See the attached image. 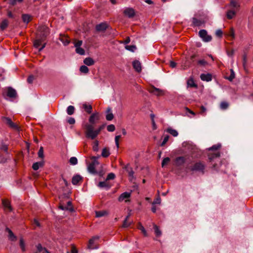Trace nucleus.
<instances>
[{
	"label": "nucleus",
	"mask_w": 253,
	"mask_h": 253,
	"mask_svg": "<svg viewBox=\"0 0 253 253\" xmlns=\"http://www.w3.org/2000/svg\"><path fill=\"white\" fill-rule=\"evenodd\" d=\"M9 159V155H6L4 152L0 151V164H5Z\"/></svg>",
	"instance_id": "obj_14"
},
{
	"label": "nucleus",
	"mask_w": 253,
	"mask_h": 253,
	"mask_svg": "<svg viewBox=\"0 0 253 253\" xmlns=\"http://www.w3.org/2000/svg\"><path fill=\"white\" fill-rule=\"evenodd\" d=\"M84 110L88 113L91 114L92 110V106L90 105H87L86 103H84L83 105Z\"/></svg>",
	"instance_id": "obj_32"
},
{
	"label": "nucleus",
	"mask_w": 253,
	"mask_h": 253,
	"mask_svg": "<svg viewBox=\"0 0 253 253\" xmlns=\"http://www.w3.org/2000/svg\"><path fill=\"white\" fill-rule=\"evenodd\" d=\"M201 79L203 81L209 82L212 80V76L211 74H202L200 76Z\"/></svg>",
	"instance_id": "obj_18"
},
{
	"label": "nucleus",
	"mask_w": 253,
	"mask_h": 253,
	"mask_svg": "<svg viewBox=\"0 0 253 253\" xmlns=\"http://www.w3.org/2000/svg\"><path fill=\"white\" fill-rule=\"evenodd\" d=\"M100 120L99 114L98 112L93 113L89 118V124H86L85 125H92V127H94V125L96 122Z\"/></svg>",
	"instance_id": "obj_5"
},
{
	"label": "nucleus",
	"mask_w": 253,
	"mask_h": 253,
	"mask_svg": "<svg viewBox=\"0 0 253 253\" xmlns=\"http://www.w3.org/2000/svg\"><path fill=\"white\" fill-rule=\"evenodd\" d=\"M124 13L125 15L127 16L128 17H129V18H132L135 15L134 10L132 8H130V7L126 8L124 10Z\"/></svg>",
	"instance_id": "obj_11"
},
{
	"label": "nucleus",
	"mask_w": 253,
	"mask_h": 253,
	"mask_svg": "<svg viewBox=\"0 0 253 253\" xmlns=\"http://www.w3.org/2000/svg\"><path fill=\"white\" fill-rule=\"evenodd\" d=\"M167 132L170 133L172 136L176 137L178 135V133L175 129H173L171 127H169L167 129Z\"/></svg>",
	"instance_id": "obj_30"
},
{
	"label": "nucleus",
	"mask_w": 253,
	"mask_h": 253,
	"mask_svg": "<svg viewBox=\"0 0 253 253\" xmlns=\"http://www.w3.org/2000/svg\"><path fill=\"white\" fill-rule=\"evenodd\" d=\"M2 204L3 206L8 210L9 211H12V208L10 205V202L7 200H2Z\"/></svg>",
	"instance_id": "obj_20"
},
{
	"label": "nucleus",
	"mask_w": 253,
	"mask_h": 253,
	"mask_svg": "<svg viewBox=\"0 0 253 253\" xmlns=\"http://www.w3.org/2000/svg\"><path fill=\"white\" fill-rule=\"evenodd\" d=\"M148 91L152 93L157 95L160 96L161 95L162 90L159 88L155 87L154 85H151L150 86L148 89Z\"/></svg>",
	"instance_id": "obj_9"
},
{
	"label": "nucleus",
	"mask_w": 253,
	"mask_h": 253,
	"mask_svg": "<svg viewBox=\"0 0 253 253\" xmlns=\"http://www.w3.org/2000/svg\"><path fill=\"white\" fill-rule=\"evenodd\" d=\"M198 64L201 66H205L208 64V63L205 60H200L198 61Z\"/></svg>",
	"instance_id": "obj_64"
},
{
	"label": "nucleus",
	"mask_w": 253,
	"mask_h": 253,
	"mask_svg": "<svg viewBox=\"0 0 253 253\" xmlns=\"http://www.w3.org/2000/svg\"><path fill=\"white\" fill-rule=\"evenodd\" d=\"M247 62V55L245 54L243 56V66L244 69H246V65Z\"/></svg>",
	"instance_id": "obj_55"
},
{
	"label": "nucleus",
	"mask_w": 253,
	"mask_h": 253,
	"mask_svg": "<svg viewBox=\"0 0 253 253\" xmlns=\"http://www.w3.org/2000/svg\"><path fill=\"white\" fill-rule=\"evenodd\" d=\"M130 196V193L129 192H125L122 193L119 198V201H123L125 199L129 198Z\"/></svg>",
	"instance_id": "obj_27"
},
{
	"label": "nucleus",
	"mask_w": 253,
	"mask_h": 253,
	"mask_svg": "<svg viewBox=\"0 0 253 253\" xmlns=\"http://www.w3.org/2000/svg\"><path fill=\"white\" fill-rule=\"evenodd\" d=\"M80 71L83 73L87 74L88 73L89 70L87 66L82 65L80 68Z\"/></svg>",
	"instance_id": "obj_38"
},
{
	"label": "nucleus",
	"mask_w": 253,
	"mask_h": 253,
	"mask_svg": "<svg viewBox=\"0 0 253 253\" xmlns=\"http://www.w3.org/2000/svg\"><path fill=\"white\" fill-rule=\"evenodd\" d=\"M154 229L156 235L158 237L162 235L161 230L159 229V227L156 225H154Z\"/></svg>",
	"instance_id": "obj_37"
},
{
	"label": "nucleus",
	"mask_w": 253,
	"mask_h": 253,
	"mask_svg": "<svg viewBox=\"0 0 253 253\" xmlns=\"http://www.w3.org/2000/svg\"><path fill=\"white\" fill-rule=\"evenodd\" d=\"M192 23L194 26H200L203 24V22L195 17L192 18Z\"/></svg>",
	"instance_id": "obj_29"
},
{
	"label": "nucleus",
	"mask_w": 253,
	"mask_h": 253,
	"mask_svg": "<svg viewBox=\"0 0 253 253\" xmlns=\"http://www.w3.org/2000/svg\"><path fill=\"white\" fill-rule=\"evenodd\" d=\"M222 34V31L220 29L217 30L215 32V35L217 37L221 38Z\"/></svg>",
	"instance_id": "obj_61"
},
{
	"label": "nucleus",
	"mask_w": 253,
	"mask_h": 253,
	"mask_svg": "<svg viewBox=\"0 0 253 253\" xmlns=\"http://www.w3.org/2000/svg\"><path fill=\"white\" fill-rule=\"evenodd\" d=\"M93 149L94 151H98V141H95L94 142V146L93 147Z\"/></svg>",
	"instance_id": "obj_63"
},
{
	"label": "nucleus",
	"mask_w": 253,
	"mask_h": 253,
	"mask_svg": "<svg viewBox=\"0 0 253 253\" xmlns=\"http://www.w3.org/2000/svg\"><path fill=\"white\" fill-rule=\"evenodd\" d=\"M23 0H9V4L12 5H14L18 2H21Z\"/></svg>",
	"instance_id": "obj_58"
},
{
	"label": "nucleus",
	"mask_w": 253,
	"mask_h": 253,
	"mask_svg": "<svg viewBox=\"0 0 253 253\" xmlns=\"http://www.w3.org/2000/svg\"><path fill=\"white\" fill-rule=\"evenodd\" d=\"M235 14L236 12L232 10H228L227 12V17L229 19H231Z\"/></svg>",
	"instance_id": "obj_36"
},
{
	"label": "nucleus",
	"mask_w": 253,
	"mask_h": 253,
	"mask_svg": "<svg viewBox=\"0 0 253 253\" xmlns=\"http://www.w3.org/2000/svg\"><path fill=\"white\" fill-rule=\"evenodd\" d=\"M186 158L185 156H180L177 157L174 162V165L177 168V169L180 171H184L185 168H184V165L186 163Z\"/></svg>",
	"instance_id": "obj_3"
},
{
	"label": "nucleus",
	"mask_w": 253,
	"mask_h": 253,
	"mask_svg": "<svg viewBox=\"0 0 253 253\" xmlns=\"http://www.w3.org/2000/svg\"><path fill=\"white\" fill-rule=\"evenodd\" d=\"M22 17L23 21L26 23H28L31 20V16L28 14H23Z\"/></svg>",
	"instance_id": "obj_33"
},
{
	"label": "nucleus",
	"mask_w": 253,
	"mask_h": 253,
	"mask_svg": "<svg viewBox=\"0 0 253 253\" xmlns=\"http://www.w3.org/2000/svg\"><path fill=\"white\" fill-rule=\"evenodd\" d=\"M69 162L72 165H76L78 164V159L75 157H72L70 159Z\"/></svg>",
	"instance_id": "obj_43"
},
{
	"label": "nucleus",
	"mask_w": 253,
	"mask_h": 253,
	"mask_svg": "<svg viewBox=\"0 0 253 253\" xmlns=\"http://www.w3.org/2000/svg\"><path fill=\"white\" fill-rule=\"evenodd\" d=\"M132 66L136 72L140 73L141 71V65L139 61L136 60L133 61L132 62Z\"/></svg>",
	"instance_id": "obj_15"
},
{
	"label": "nucleus",
	"mask_w": 253,
	"mask_h": 253,
	"mask_svg": "<svg viewBox=\"0 0 253 253\" xmlns=\"http://www.w3.org/2000/svg\"><path fill=\"white\" fill-rule=\"evenodd\" d=\"M19 246L22 252H25L26 251L25 243L24 240L22 238L20 239Z\"/></svg>",
	"instance_id": "obj_45"
},
{
	"label": "nucleus",
	"mask_w": 253,
	"mask_h": 253,
	"mask_svg": "<svg viewBox=\"0 0 253 253\" xmlns=\"http://www.w3.org/2000/svg\"><path fill=\"white\" fill-rule=\"evenodd\" d=\"M111 108L110 107H108L106 110V113L107 114L106 115V119L107 121H111L114 118L113 114L111 113Z\"/></svg>",
	"instance_id": "obj_21"
},
{
	"label": "nucleus",
	"mask_w": 253,
	"mask_h": 253,
	"mask_svg": "<svg viewBox=\"0 0 253 253\" xmlns=\"http://www.w3.org/2000/svg\"><path fill=\"white\" fill-rule=\"evenodd\" d=\"M37 251L35 253H39L40 252H41L43 250L44 251V248H43L42 247V246L41 245V244H39L37 246Z\"/></svg>",
	"instance_id": "obj_54"
},
{
	"label": "nucleus",
	"mask_w": 253,
	"mask_h": 253,
	"mask_svg": "<svg viewBox=\"0 0 253 253\" xmlns=\"http://www.w3.org/2000/svg\"><path fill=\"white\" fill-rule=\"evenodd\" d=\"M6 231L8 233V237L11 241H14L16 240V236L13 234L12 231L10 229L6 228Z\"/></svg>",
	"instance_id": "obj_22"
},
{
	"label": "nucleus",
	"mask_w": 253,
	"mask_h": 253,
	"mask_svg": "<svg viewBox=\"0 0 253 253\" xmlns=\"http://www.w3.org/2000/svg\"><path fill=\"white\" fill-rule=\"evenodd\" d=\"M170 159L169 157L165 158L162 162V167L163 168L165 167L167 165H168L170 162Z\"/></svg>",
	"instance_id": "obj_40"
},
{
	"label": "nucleus",
	"mask_w": 253,
	"mask_h": 253,
	"mask_svg": "<svg viewBox=\"0 0 253 253\" xmlns=\"http://www.w3.org/2000/svg\"><path fill=\"white\" fill-rule=\"evenodd\" d=\"M45 40L43 39L42 38H41L40 39H37L34 41V46L35 48H39V46L42 44V43Z\"/></svg>",
	"instance_id": "obj_25"
},
{
	"label": "nucleus",
	"mask_w": 253,
	"mask_h": 253,
	"mask_svg": "<svg viewBox=\"0 0 253 253\" xmlns=\"http://www.w3.org/2000/svg\"><path fill=\"white\" fill-rule=\"evenodd\" d=\"M67 122L70 125H74L76 121L74 118L70 117L67 120Z\"/></svg>",
	"instance_id": "obj_62"
},
{
	"label": "nucleus",
	"mask_w": 253,
	"mask_h": 253,
	"mask_svg": "<svg viewBox=\"0 0 253 253\" xmlns=\"http://www.w3.org/2000/svg\"><path fill=\"white\" fill-rule=\"evenodd\" d=\"M8 149V145L6 144L3 140H1L0 143V151L4 152L6 155H9Z\"/></svg>",
	"instance_id": "obj_12"
},
{
	"label": "nucleus",
	"mask_w": 253,
	"mask_h": 253,
	"mask_svg": "<svg viewBox=\"0 0 253 253\" xmlns=\"http://www.w3.org/2000/svg\"><path fill=\"white\" fill-rule=\"evenodd\" d=\"M106 124H103L100 126L97 129H94V127H92V125H84L85 129V136L87 138L94 139L100 133V131L105 127Z\"/></svg>",
	"instance_id": "obj_1"
},
{
	"label": "nucleus",
	"mask_w": 253,
	"mask_h": 253,
	"mask_svg": "<svg viewBox=\"0 0 253 253\" xmlns=\"http://www.w3.org/2000/svg\"><path fill=\"white\" fill-rule=\"evenodd\" d=\"M169 136L168 135H166L164 137L163 142L160 144V146H164L165 145V144H166V143L168 141V140L169 139Z\"/></svg>",
	"instance_id": "obj_53"
},
{
	"label": "nucleus",
	"mask_w": 253,
	"mask_h": 253,
	"mask_svg": "<svg viewBox=\"0 0 253 253\" xmlns=\"http://www.w3.org/2000/svg\"><path fill=\"white\" fill-rule=\"evenodd\" d=\"M6 95L9 98H15L17 96V94L15 89L11 87H8L7 88Z\"/></svg>",
	"instance_id": "obj_8"
},
{
	"label": "nucleus",
	"mask_w": 253,
	"mask_h": 253,
	"mask_svg": "<svg viewBox=\"0 0 253 253\" xmlns=\"http://www.w3.org/2000/svg\"><path fill=\"white\" fill-rule=\"evenodd\" d=\"M108 26L106 23H101L95 26V30L97 32H104L108 28Z\"/></svg>",
	"instance_id": "obj_10"
},
{
	"label": "nucleus",
	"mask_w": 253,
	"mask_h": 253,
	"mask_svg": "<svg viewBox=\"0 0 253 253\" xmlns=\"http://www.w3.org/2000/svg\"><path fill=\"white\" fill-rule=\"evenodd\" d=\"M187 85L192 87H197V85L194 83L193 79H190L187 81Z\"/></svg>",
	"instance_id": "obj_39"
},
{
	"label": "nucleus",
	"mask_w": 253,
	"mask_h": 253,
	"mask_svg": "<svg viewBox=\"0 0 253 253\" xmlns=\"http://www.w3.org/2000/svg\"><path fill=\"white\" fill-rule=\"evenodd\" d=\"M205 168L206 166L203 163L198 162L195 163L193 166L186 167L184 172L186 173L189 171L193 172H199L203 174L205 173Z\"/></svg>",
	"instance_id": "obj_2"
},
{
	"label": "nucleus",
	"mask_w": 253,
	"mask_h": 253,
	"mask_svg": "<svg viewBox=\"0 0 253 253\" xmlns=\"http://www.w3.org/2000/svg\"><path fill=\"white\" fill-rule=\"evenodd\" d=\"M82 43H83L82 41L79 40L77 42H74V46L76 48L79 47L82 45Z\"/></svg>",
	"instance_id": "obj_60"
},
{
	"label": "nucleus",
	"mask_w": 253,
	"mask_h": 253,
	"mask_svg": "<svg viewBox=\"0 0 253 253\" xmlns=\"http://www.w3.org/2000/svg\"><path fill=\"white\" fill-rule=\"evenodd\" d=\"M99 157L92 156L91 158V160L92 162L90 163H87V170L88 172L93 174H96L97 173V171L95 170V166L99 164L98 161L97 160V158Z\"/></svg>",
	"instance_id": "obj_4"
},
{
	"label": "nucleus",
	"mask_w": 253,
	"mask_h": 253,
	"mask_svg": "<svg viewBox=\"0 0 253 253\" xmlns=\"http://www.w3.org/2000/svg\"><path fill=\"white\" fill-rule=\"evenodd\" d=\"M138 228L143 232L145 236H147L146 231L144 227L140 223H138Z\"/></svg>",
	"instance_id": "obj_50"
},
{
	"label": "nucleus",
	"mask_w": 253,
	"mask_h": 253,
	"mask_svg": "<svg viewBox=\"0 0 253 253\" xmlns=\"http://www.w3.org/2000/svg\"><path fill=\"white\" fill-rule=\"evenodd\" d=\"M75 112V107L73 106L70 105L67 107V113L69 115H73Z\"/></svg>",
	"instance_id": "obj_35"
},
{
	"label": "nucleus",
	"mask_w": 253,
	"mask_h": 253,
	"mask_svg": "<svg viewBox=\"0 0 253 253\" xmlns=\"http://www.w3.org/2000/svg\"><path fill=\"white\" fill-rule=\"evenodd\" d=\"M38 154V157L40 158H42V159L43 158V157H44L43 148L41 146L40 148V149L39 150Z\"/></svg>",
	"instance_id": "obj_47"
},
{
	"label": "nucleus",
	"mask_w": 253,
	"mask_h": 253,
	"mask_svg": "<svg viewBox=\"0 0 253 253\" xmlns=\"http://www.w3.org/2000/svg\"><path fill=\"white\" fill-rule=\"evenodd\" d=\"M98 186L101 188H104L106 190H108L111 188V185L106 181L99 182Z\"/></svg>",
	"instance_id": "obj_19"
},
{
	"label": "nucleus",
	"mask_w": 253,
	"mask_h": 253,
	"mask_svg": "<svg viewBox=\"0 0 253 253\" xmlns=\"http://www.w3.org/2000/svg\"><path fill=\"white\" fill-rule=\"evenodd\" d=\"M228 106H229V104L225 101L221 102L220 104V107L222 110H225V109H227Z\"/></svg>",
	"instance_id": "obj_42"
},
{
	"label": "nucleus",
	"mask_w": 253,
	"mask_h": 253,
	"mask_svg": "<svg viewBox=\"0 0 253 253\" xmlns=\"http://www.w3.org/2000/svg\"><path fill=\"white\" fill-rule=\"evenodd\" d=\"M76 52L77 53L81 55H84L85 54L84 50L81 47L76 48Z\"/></svg>",
	"instance_id": "obj_44"
},
{
	"label": "nucleus",
	"mask_w": 253,
	"mask_h": 253,
	"mask_svg": "<svg viewBox=\"0 0 253 253\" xmlns=\"http://www.w3.org/2000/svg\"><path fill=\"white\" fill-rule=\"evenodd\" d=\"M220 157V153L214 152L213 153L208 154V158L210 162L212 163L214 159L215 158H219Z\"/></svg>",
	"instance_id": "obj_17"
},
{
	"label": "nucleus",
	"mask_w": 253,
	"mask_h": 253,
	"mask_svg": "<svg viewBox=\"0 0 253 253\" xmlns=\"http://www.w3.org/2000/svg\"><path fill=\"white\" fill-rule=\"evenodd\" d=\"M125 48L131 52H134L136 49V46L134 45H126Z\"/></svg>",
	"instance_id": "obj_41"
},
{
	"label": "nucleus",
	"mask_w": 253,
	"mask_h": 253,
	"mask_svg": "<svg viewBox=\"0 0 253 253\" xmlns=\"http://www.w3.org/2000/svg\"><path fill=\"white\" fill-rule=\"evenodd\" d=\"M235 77V74L233 69L230 70V75L227 79L230 81H232Z\"/></svg>",
	"instance_id": "obj_48"
},
{
	"label": "nucleus",
	"mask_w": 253,
	"mask_h": 253,
	"mask_svg": "<svg viewBox=\"0 0 253 253\" xmlns=\"http://www.w3.org/2000/svg\"><path fill=\"white\" fill-rule=\"evenodd\" d=\"M59 40L63 43L65 46L68 45L70 42V41L68 38L65 36H62L61 35H60Z\"/></svg>",
	"instance_id": "obj_23"
},
{
	"label": "nucleus",
	"mask_w": 253,
	"mask_h": 253,
	"mask_svg": "<svg viewBox=\"0 0 253 253\" xmlns=\"http://www.w3.org/2000/svg\"><path fill=\"white\" fill-rule=\"evenodd\" d=\"M107 213L105 211H96V217H101L104 216Z\"/></svg>",
	"instance_id": "obj_46"
},
{
	"label": "nucleus",
	"mask_w": 253,
	"mask_h": 253,
	"mask_svg": "<svg viewBox=\"0 0 253 253\" xmlns=\"http://www.w3.org/2000/svg\"><path fill=\"white\" fill-rule=\"evenodd\" d=\"M199 35L204 42H209L212 40V37L208 35L207 31L206 30H201L199 32Z\"/></svg>",
	"instance_id": "obj_6"
},
{
	"label": "nucleus",
	"mask_w": 253,
	"mask_h": 253,
	"mask_svg": "<svg viewBox=\"0 0 253 253\" xmlns=\"http://www.w3.org/2000/svg\"><path fill=\"white\" fill-rule=\"evenodd\" d=\"M35 79V77L33 75H30L27 79V82L29 84H32Z\"/></svg>",
	"instance_id": "obj_59"
},
{
	"label": "nucleus",
	"mask_w": 253,
	"mask_h": 253,
	"mask_svg": "<svg viewBox=\"0 0 253 253\" xmlns=\"http://www.w3.org/2000/svg\"><path fill=\"white\" fill-rule=\"evenodd\" d=\"M41 38L45 40V38H46V37L48 36V35L49 33V29L47 27H43L41 28Z\"/></svg>",
	"instance_id": "obj_16"
},
{
	"label": "nucleus",
	"mask_w": 253,
	"mask_h": 253,
	"mask_svg": "<svg viewBox=\"0 0 253 253\" xmlns=\"http://www.w3.org/2000/svg\"><path fill=\"white\" fill-rule=\"evenodd\" d=\"M120 138H121V135L116 136L115 138V144L118 148L119 147V140Z\"/></svg>",
	"instance_id": "obj_57"
},
{
	"label": "nucleus",
	"mask_w": 253,
	"mask_h": 253,
	"mask_svg": "<svg viewBox=\"0 0 253 253\" xmlns=\"http://www.w3.org/2000/svg\"><path fill=\"white\" fill-rule=\"evenodd\" d=\"M110 153L109 152V149L108 148H104L103 149L101 156L103 157L106 158L108 157L110 155Z\"/></svg>",
	"instance_id": "obj_31"
},
{
	"label": "nucleus",
	"mask_w": 253,
	"mask_h": 253,
	"mask_svg": "<svg viewBox=\"0 0 253 253\" xmlns=\"http://www.w3.org/2000/svg\"><path fill=\"white\" fill-rule=\"evenodd\" d=\"M115 178V174L114 173L111 172L108 174L107 177L106 179V180L107 181V180H112V179H114Z\"/></svg>",
	"instance_id": "obj_49"
},
{
	"label": "nucleus",
	"mask_w": 253,
	"mask_h": 253,
	"mask_svg": "<svg viewBox=\"0 0 253 253\" xmlns=\"http://www.w3.org/2000/svg\"><path fill=\"white\" fill-rule=\"evenodd\" d=\"M230 5L234 8H236L239 6L236 0H231L230 1Z\"/></svg>",
	"instance_id": "obj_56"
},
{
	"label": "nucleus",
	"mask_w": 253,
	"mask_h": 253,
	"mask_svg": "<svg viewBox=\"0 0 253 253\" xmlns=\"http://www.w3.org/2000/svg\"><path fill=\"white\" fill-rule=\"evenodd\" d=\"M107 130L109 132H113L115 130V126L114 125H109L107 127Z\"/></svg>",
	"instance_id": "obj_52"
},
{
	"label": "nucleus",
	"mask_w": 253,
	"mask_h": 253,
	"mask_svg": "<svg viewBox=\"0 0 253 253\" xmlns=\"http://www.w3.org/2000/svg\"><path fill=\"white\" fill-rule=\"evenodd\" d=\"M94 61L90 57H87L84 60V63L87 66H91L94 64Z\"/></svg>",
	"instance_id": "obj_26"
},
{
	"label": "nucleus",
	"mask_w": 253,
	"mask_h": 253,
	"mask_svg": "<svg viewBox=\"0 0 253 253\" xmlns=\"http://www.w3.org/2000/svg\"><path fill=\"white\" fill-rule=\"evenodd\" d=\"M83 177L79 174L74 175L72 179V183L73 185H77L83 181Z\"/></svg>",
	"instance_id": "obj_13"
},
{
	"label": "nucleus",
	"mask_w": 253,
	"mask_h": 253,
	"mask_svg": "<svg viewBox=\"0 0 253 253\" xmlns=\"http://www.w3.org/2000/svg\"><path fill=\"white\" fill-rule=\"evenodd\" d=\"M99 237L98 236H94L89 240L88 248L89 249H94L93 246L94 242L95 240L99 239Z\"/></svg>",
	"instance_id": "obj_24"
},
{
	"label": "nucleus",
	"mask_w": 253,
	"mask_h": 253,
	"mask_svg": "<svg viewBox=\"0 0 253 253\" xmlns=\"http://www.w3.org/2000/svg\"><path fill=\"white\" fill-rule=\"evenodd\" d=\"M2 120L3 123L8 125L10 127L13 128L14 129L17 130L19 129L18 126L13 123L11 119L8 117H3L2 118Z\"/></svg>",
	"instance_id": "obj_7"
},
{
	"label": "nucleus",
	"mask_w": 253,
	"mask_h": 253,
	"mask_svg": "<svg viewBox=\"0 0 253 253\" xmlns=\"http://www.w3.org/2000/svg\"><path fill=\"white\" fill-rule=\"evenodd\" d=\"M125 169H126V171L128 172V176L129 177H133L134 171H133L132 168L129 167L128 165H127L126 166Z\"/></svg>",
	"instance_id": "obj_34"
},
{
	"label": "nucleus",
	"mask_w": 253,
	"mask_h": 253,
	"mask_svg": "<svg viewBox=\"0 0 253 253\" xmlns=\"http://www.w3.org/2000/svg\"><path fill=\"white\" fill-rule=\"evenodd\" d=\"M221 147V144H216L214 145L212 147H210L209 150H217Z\"/></svg>",
	"instance_id": "obj_51"
},
{
	"label": "nucleus",
	"mask_w": 253,
	"mask_h": 253,
	"mask_svg": "<svg viewBox=\"0 0 253 253\" xmlns=\"http://www.w3.org/2000/svg\"><path fill=\"white\" fill-rule=\"evenodd\" d=\"M8 23L7 19L3 20L0 24V29L2 31L4 30L7 27Z\"/></svg>",
	"instance_id": "obj_28"
}]
</instances>
